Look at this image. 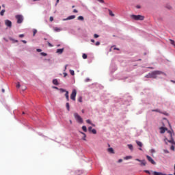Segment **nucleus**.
Segmentation results:
<instances>
[{
    "label": "nucleus",
    "instance_id": "1",
    "mask_svg": "<svg viewBox=\"0 0 175 175\" xmlns=\"http://www.w3.org/2000/svg\"><path fill=\"white\" fill-rule=\"evenodd\" d=\"M163 120H166L167 121V123L170 129V130L167 129V131H166V132H167L170 135V139H168L167 137H165V139H164L165 144L167 145V143H170L171 144L175 145L174 138L173 137L175 133H174V131L172 128V124H170V122L167 120V118H164Z\"/></svg>",
    "mask_w": 175,
    "mask_h": 175
},
{
    "label": "nucleus",
    "instance_id": "2",
    "mask_svg": "<svg viewBox=\"0 0 175 175\" xmlns=\"http://www.w3.org/2000/svg\"><path fill=\"white\" fill-rule=\"evenodd\" d=\"M167 75L161 70H154V79H163L166 77Z\"/></svg>",
    "mask_w": 175,
    "mask_h": 175
},
{
    "label": "nucleus",
    "instance_id": "3",
    "mask_svg": "<svg viewBox=\"0 0 175 175\" xmlns=\"http://www.w3.org/2000/svg\"><path fill=\"white\" fill-rule=\"evenodd\" d=\"M132 20H135V21H143L144 20V16L142 15H134L132 14L130 16Z\"/></svg>",
    "mask_w": 175,
    "mask_h": 175
},
{
    "label": "nucleus",
    "instance_id": "4",
    "mask_svg": "<svg viewBox=\"0 0 175 175\" xmlns=\"http://www.w3.org/2000/svg\"><path fill=\"white\" fill-rule=\"evenodd\" d=\"M15 18L17 20V24H21L24 21V16L21 14L16 15Z\"/></svg>",
    "mask_w": 175,
    "mask_h": 175
},
{
    "label": "nucleus",
    "instance_id": "5",
    "mask_svg": "<svg viewBox=\"0 0 175 175\" xmlns=\"http://www.w3.org/2000/svg\"><path fill=\"white\" fill-rule=\"evenodd\" d=\"M74 117L79 124H83V118L77 113L74 114Z\"/></svg>",
    "mask_w": 175,
    "mask_h": 175
},
{
    "label": "nucleus",
    "instance_id": "6",
    "mask_svg": "<svg viewBox=\"0 0 175 175\" xmlns=\"http://www.w3.org/2000/svg\"><path fill=\"white\" fill-rule=\"evenodd\" d=\"M76 95H77V91L74 89L70 94V99L74 101L76 100Z\"/></svg>",
    "mask_w": 175,
    "mask_h": 175
},
{
    "label": "nucleus",
    "instance_id": "7",
    "mask_svg": "<svg viewBox=\"0 0 175 175\" xmlns=\"http://www.w3.org/2000/svg\"><path fill=\"white\" fill-rule=\"evenodd\" d=\"M5 24L7 27H8L9 28H12V21H9V20H5Z\"/></svg>",
    "mask_w": 175,
    "mask_h": 175
},
{
    "label": "nucleus",
    "instance_id": "8",
    "mask_svg": "<svg viewBox=\"0 0 175 175\" xmlns=\"http://www.w3.org/2000/svg\"><path fill=\"white\" fill-rule=\"evenodd\" d=\"M166 131H167V127H165V126L160 127V133L163 134L165 133V132H166Z\"/></svg>",
    "mask_w": 175,
    "mask_h": 175
},
{
    "label": "nucleus",
    "instance_id": "9",
    "mask_svg": "<svg viewBox=\"0 0 175 175\" xmlns=\"http://www.w3.org/2000/svg\"><path fill=\"white\" fill-rule=\"evenodd\" d=\"M135 161H137L138 162L141 163V166H146V160H140L139 159H136Z\"/></svg>",
    "mask_w": 175,
    "mask_h": 175
},
{
    "label": "nucleus",
    "instance_id": "10",
    "mask_svg": "<svg viewBox=\"0 0 175 175\" xmlns=\"http://www.w3.org/2000/svg\"><path fill=\"white\" fill-rule=\"evenodd\" d=\"M75 18H76V16L71 15V16H68L67 18L64 19V21H66V20H73Z\"/></svg>",
    "mask_w": 175,
    "mask_h": 175
},
{
    "label": "nucleus",
    "instance_id": "11",
    "mask_svg": "<svg viewBox=\"0 0 175 175\" xmlns=\"http://www.w3.org/2000/svg\"><path fill=\"white\" fill-rule=\"evenodd\" d=\"M146 158H147L148 161L149 162H150V163H152V165H154V160L152 159V158H151V157L147 155Z\"/></svg>",
    "mask_w": 175,
    "mask_h": 175
},
{
    "label": "nucleus",
    "instance_id": "12",
    "mask_svg": "<svg viewBox=\"0 0 175 175\" xmlns=\"http://www.w3.org/2000/svg\"><path fill=\"white\" fill-rule=\"evenodd\" d=\"M57 54H62L64 53V48L63 49H58L56 51Z\"/></svg>",
    "mask_w": 175,
    "mask_h": 175
},
{
    "label": "nucleus",
    "instance_id": "13",
    "mask_svg": "<svg viewBox=\"0 0 175 175\" xmlns=\"http://www.w3.org/2000/svg\"><path fill=\"white\" fill-rule=\"evenodd\" d=\"M53 29L55 32H61V31H62V29L59 27H54Z\"/></svg>",
    "mask_w": 175,
    "mask_h": 175
},
{
    "label": "nucleus",
    "instance_id": "14",
    "mask_svg": "<svg viewBox=\"0 0 175 175\" xmlns=\"http://www.w3.org/2000/svg\"><path fill=\"white\" fill-rule=\"evenodd\" d=\"M154 175H166V174H163V172H158L157 171H154Z\"/></svg>",
    "mask_w": 175,
    "mask_h": 175
},
{
    "label": "nucleus",
    "instance_id": "15",
    "mask_svg": "<svg viewBox=\"0 0 175 175\" xmlns=\"http://www.w3.org/2000/svg\"><path fill=\"white\" fill-rule=\"evenodd\" d=\"M66 100L69 101V92L66 91L65 94Z\"/></svg>",
    "mask_w": 175,
    "mask_h": 175
},
{
    "label": "nucleus",
    "instance_id": "16",
    "mask_svg": "<svg viewBox=\"0 0 175 175\" xmlns=\"http://www.w3.org/2000/svg\"><path fill=\"white\" fill-rule=\"evenodd\" d=\"M108 152H110V154H114V150L113 148H108Z\"/></svg>",
    "mask_w": 175,
    "mask_h": 175
},
{
    "label": "nucleus",
    "instance_id": "17",
    "mask_svg": "<svg viewBox=\"0 0 175 175\" xmlns=\"http://www.w3.org/2000/svg\"><path fill=\"white\" fill-rule=\"evenodd\" d=\"M66 107L68 111H70V105H69V103H66Z\"/></svg>",
    "mask_w": 175,
    "mask_h": 175
},
{
    "label": "nucleus",
    "instance_id": "18",
    "mask_svg": "<svg viewBox=\"0 0 175 175\" xmlns=\"http://www.w3.org/2000/svg\"><path fill=\"white\" fill-rule=\"evenodd\" d=\"M136 143L139 147H143V144L139 141H136Z\"/></svg>",
    "mask_w": 175,
    "mask_h": 175
},
{
    "label": "nucleus",
    "instance_id": "19",
    "mask_svg": "<svg viewBox=\"0 0 175 175\" xmlns=\"http://www.w3.org/2000/svg\"><path fill=\"white\" fill-rule=\"evenodd\" d=\"M53 83L55 85H58V80L57 79H53Z\"/></svg>",
    "mask_w": 175,
    "mask_h": 175
},
{
    "label": "nucleus",
    "instance_id": "20",
    "mask_svg": "<svg viewBox=\"0 0 175 175\" xmlns=\"http://www.w3.org/2000/svg\"><path fill=\"white\" fill-rule=\"evenodd\" d=\"M170 150L172 151H174L175 150V145L174 144H172L171 146H170Z\"/></svg>",
    "mask_w": 175,
    "mask_h": 175
},
{
    "label": "nucleus",
    "instance_id": "21",
    "mask_svg": "<svg viewBox=\"0 0 175 175\" xmlns=\"http://www.w3.org/2000/svg\"><path fill=\"white\" fill-rule=\"evenodd\" d=\"M87 57H88V55H87V54H85V53H83V54L82 55V58H83V59H87Z\"/></svg>",
    "mask_w": 175,
    "mask_h": 175
},
{
    "label": "nucleus",
    "instance_id": "22",
    "mask_svg": "<svg viewBox=\"0 0 175 175\" xmlns=\"http://www.w3.org/2000/svg\"><path fill=\"white\" fill-rule=\"evenodd\" d=\"M81 135H83V140H86L85 137H87V135H85V133L81 132Z\"/></svg>",
    "mask_w": 175,
    "mask_h": 175
},
{
    "label": "nucleus",
    "instance_id": "23",
    "mask_svg": "<svg viewBox=\"0 0 175 175\" xmlns=\"http://www.w3.org/2000/svg\"><path fill=\"white\" fill-rule=\"evenodd\" d=\"M161 114H163L164 116H166L167 117H169V113L164 111V112H161Z\"/></svg>",
    "mask_w": 175,
    "mask_h": 175
},
{
    "label": "nucleus",
    "instance_id": "24",
    "mask_svg": "<svg viewBox=\"0 0 175 175\" xmlns=\"http://www.w3.org/2000/svg\"><path fill=\"white\" fill-rule=\"evenodd\" d=\"M128 147H129V150H131V151H132V150H133V146H132V144H129Z\"/></svg>",
    "mask_w": 175,
    "mask_h": 175
},
{
    "label": "nucleus",
    "instance_id": "25",
    "mask_svg": "<svg viewBox=\"0 0 175 175\" xmlns=\"http://www.w3.org/2000/svg\"><path fill=\"white\" fill-rule=\"evenodd\" d=\"M70 73L72 76H75V70H70Z\"/></svg>",
    "mask_w": 175,
    "mask_h": 175
},
{
    "label": "nucleus",
    "instance_id": "26",
    "mask_svg": "<svg viewBox=\"0 0 175 175\" xmlns=\"http://www.w3.org/2000/svg\"><path fill=\"white\" fill-rule=\"evenodd\" d=\"M37 32H38V30H36V29H34L33 30V36H35V35H36Z\"/></svg>",
    "mask_w": 175,
    "mask_h": 175
},
{
    "label": "nucleus",
    "instance_id": "27",
    "mask_svg": "<svg viewBox=\"0 0 175 175\" xmlns=\"http://www.w3.org/2000/svg\"><path fill=\"white\" fill-rule=\"evenodd\" d=\"M82 129H83V131L84 132H87V126H82Z\"/></svg>",
    "mask_w": 175,
    "mask_h": 175
},
{
    "label": "nucleus",
    "instance_id": "28",
    "mask_svg": "<svg viewBox=\"0 0 175 175\" xmlns=\"http://www.w3.org/2000/svg\"><path fill=\"white\" fill-rule=\"evenodd\" d=\"M170 41L171 44H172V46H174V45H175V42H174V40L170 39Z\"/></svg>",
    "mask_w": 175,
    "mask_h": 175
},
{
    "label": "nucleus",
    "instance_id": "29",
    "mask_svg": "<svg viewBox=\"0 0 175 175\" xmlns=\"http://www.w3.org/2000/svg\"><path fill=\"white\" fill-rule=\"evenodd\" d=\"M78 20H81V21H84V17L81 16H79L78 17Z\"/></svg>",
    "mask_w": 175,
    "mask_h": 175
},
{
    "label": "nucleus",
    "instance_id": "30",
    "mask_svg": "<svg viewBox=\"0 0 175 175\" xmlns=\"http://www.w3.org/2000/svg\"><path fill=\"white\" fill-rule=\"evenodd\" d=\"M59 91H60V92H66L67 90L65 89L60 88L59 89Z\"/></svg>",
    "mask_w": 175,
    "mask_h": 175
},
{
    "label": "nucleus",
    "instance_id": "31",
    "mask_svg": "<svg viewBox=\"0 0 175 175\" xmlns=\"http://www.w3.org/2000/svg\"><path fill=\"white\" fill-rule=\"evenodd\" d=\"M124 159L128 160V159H132V156H127L124 157Z\"/></svg>",
    "mask_w": 175,
    "mask_h": 175
},
{
    "label": "nucleus",
    "instance_id": "32",
    "mask_svg": "<svg viewBox=\"0 0 175 175\" xmlns=\"http://www.w3.org/2000/svg\"><path fill=\"white\" fill-rule=\"evenodd\" d=\"M109 16L111 17H114V14H113V12L111 10H109Z\"/></svg>",
    "mask_w": 175,
    "mask_h": 175
},
{
    "label": "nucleus",
    "instance_id": "33",
    "mask_svg": "<svg viewBox=\"0 0 175 175\" xmlns=\"http://www.w3.org/2000/svg\"><path fill=\"white\" fill-rule=\"evenodd\" d=\"M92 133L94 134V135H96V130L95 129H93L92 130Z\"/></svg>",
    "mask_w": 175,
    "mask_h": 175
},
{
    "label": "nucleus",
    "instance_id": "34",
    "mask_svg": "<svg viewBox=\"0 0 175 175\" xmlns=\"http://www.w3.org/2000/svg\"><path fill=\"white\" fill-rule=\"evenodd\" d=\"M5 10H2L1 11V12H0V14L1 15V16H3V14H5Z\"/></svg>",
    "mask_w": 175,
    "mask_h": 175
},
{
    "label": "nucleus",
    "instance_id": "35",
    "mask_svg": "<svg viewBox=\"0 0 175 175\" xmlns=\"http://www.w3.org/2000/svg\"><path fill=\"white\" fill-rule=\"evenodd\" d=\"M78 102H83V97L80 96L79 98H78Z\"/></svg>",
    "mask_w": 175,
    "mask_h": 175
},
{
    "label": "nucleus",
    "instance_id": "36",
    "mask_svg": "<svg viewBox=\"0 0 175 175\" xmlns=\"http://www.w3.org/2000/svg\"><path fill=\"white\" fill-rule=\"evenodd\" d=\"M20 87H21V85H20V82H18L16 84V88H20Z\"/></svg>",
    "mask_w": 175,
    "mask_h": 175
},
{
    "label": "nucleus",
    "instance_id": "37",
    "mask_svg": "<svg viewBox=\"0 0 175 175\" xmlns=\"http://www.w3.org/2000/svg\"><path fill=\"white\" fill-rule=\"evenodd\" d=\"M167 9H169V10H172V6L167 5H166Z\"/></svg>",
    "mask_w": 175,
    "mask_h": 175
},
{
    "label": "nucleus",
    "instance_id": "38",
    "mask_svg": "<svg viewBox=\"0 0 175 175\" xmlns=\"http://www.w3.org/2000/svg\"><path fill=\"white\" fill-rule=\"evenodd\" d=\"M42 55H43V57H46V56H47V53H40Z\"/></svg>",
    "mask_w": 175,
    "mask_h": 175
},
{
    "label": "nucleus",
    "instance_id": "39",
    "mask_svg": "<svg viewBox=\"0 0 175 175\" xmlns=\"http://www.w3.org/2000/svg\"><path fill=\"white\" fill-rule=\"evenodd\" d=\"M163 151H164L165 154H169L170 153L169 150H167L166 149L164 150Z\"/></svg>",
    "mask_w": 175,
    "mask_h": 175
},
{
    "label": "nucleus",
    "instance_id": "40",
    "mask_svg": "<svg viewBox=\"0 0 175 175\" xmlns=\"http://www.w3.org/2000/svg\"><path fill=\"white\" fill-rule=\"evenodd\" d=\"M88 131H89V132H92V126L88 127Z\"/></svg>",
    "mask_w": 175,
    "mask_h": 175
},
{
    "label": "nucleus",
    "instance_id": "41",
    "mask_svg": "<svg viewBox=\"0 0 175 175\" xmlns=\"http://www.w3.org/2000/svg\"><path fill=\"white\" fill-rule=\"evenodd\" d=\"M98 2H100V3H105V1L104 0H97Z\"/></svg>",
    "mask_w": 175,
    "mask_h": 175
},
{
    "label": "nucleus",
    "instance_id": "42",
    "mask_svg": "<svg viewBox=\"0 0 175 175\" xmlns=\"http://www.w3.org/2000/svg\"><path fill=\"white\" fill-rule=\"evenodd\" d=\"M86 122H87V124H92V122H91V120H86Z\"/></svg>",
    "mask_w": 175,
    "mask_h": 175
},
{
    "label": "nucleus",
    "instance_id": "43",
    "mask_svg": "<svg viewBox=\"0 0 175 175\" xmlns=\"http://www.w3.org/2000/svg\"><path fill=\"white\" fill-rule=\"evenodd\" d=\"M36 51H38V53H42V49H37Z\"/></svg>",
    "mask_w": 175,
    "mask_h": 175
},
{
    "label": "nucleus",
    "instance_id": "44",
    "mask_svg": "<svg viewBox=\"0 0 175 175\" xmlns=\"http://www.w3.org/2000/svg\"><path fill=\"white\" fill-rule=\"evenodd\" d=\"M94 38H99V35H98V34H94Z\"/></svg>",
    "mask_w": 175,
    "mask_h": 175
},
{
    "label": "nucleus",
    "instance_id": "45",
    "mask_svg": "<svg viewBox=\"0 0 175 175\" xmlns=\"http://www.w3.org/2000/svg\"><path fill=\"white\" fill-rule=\"evenodd\" d=\"M49 20H50V21H54V18H53V16H51L49 18Z\"/></svg>",
    "mask_w": 175,
    "mask_h": 175
},
{
    "label": "nucleus",
    "instance_id": "46",
    "mask_svg": "<svg viewBox=\"0 0 175 175\" xmlns=\"http://www.w3.org/2000/svg\"><path fill=\"white\" fill-rule=\"evenodd\" d=\"M99 44H100V42L99 41H97L96 42V46H99Z\"/></svg>",
    "mask_w": 175,
    "mask_h": 175
},
{
    "label": "nucleus",
    "instance_id": "47",
    "mask_svg": "<svg viewBox=\"0 0 175 175\" xmlns=\"http://www.w3.org/2000/svg\"><path fill=\"white\" fill-rule=\"evenodd\" d=\"M48 46H49V47H53V44H51V43L49 42H48Z\"/></svg>",
    "mask_w": 175,
    "mask_h": 175
},
{
    "label": "nucleus",
    "instance_id": "48",
    "mask_svg": "<svg viewBox=\"0 0 175 175\" xmlns=\"http://www.w3.org/2000/svg\"><path fill=\"white\" fill-rule=\"evenodd\" d=\"M145 173H147L148 174H150V171H148V170H144V171Z\"/></svg>",
    "mask_w": 175,
    "mask_h": 175
},
{
    "label": "nucleus",
    "instance_id": "49",
    "mask_svg": "<svg viewBox=\"0 0 175 175\" xmlns=\"http://www.w3.org/2000/svg\"><path fill=\"white\" fill-rule=\"evenodd\" d=\"M22 90H23V91H25L26 90H27V87H23V88H22Z\"/></svg>",
    "mask_w": 175,
    "mask_h": 175
},
{
    "label": "nucleus",
    "instance_id": "50",
    "mask_svg": "<svg viewBox=\"0 0 175 175\" xmlns=\"http://www.w3.org/2000/svg\"><path fill=\"white\" fill-rule=\"evenodd\" d=\"M73 13H78L77 10H76V9L73 10Z\"/></svg>",
    "mask_w": 175,
    "mask_h": 175
},
{
    "label": "nucleus",
    "instance_id": "51",
    "mask_svg": "<svg viewBox=\"0 0 175 175\" xmlns=\"http://www.w3.org/2000/svg\"><path fill=\"white\" fill-rule=\"evenodd\" d=\"M19 38H24V34H20Z\"/></svg>",
    "mask_w": 175,
    "mask_h": 175
},
{
    "label": "nucleus",
    "instance_id": "52",
    "mask_svg": "<svg viewBox=\"0 0 175 175\" xmlns=\"http://www.w3.org/2000/svg\"><path fill=\"white\" fill-rule=\"evenodd\" d=\"M113 50H118V51H120V49L116 48V47H114V48H113Z\"/></svg>",
    "mask_w": 175,
    "mask_h": 175
},
{
    "label": "nucleus",
    "instance_id": "53",
    "mask_svg": "<svg viewBox=\"0 0 175 175\" xmlns=\"http://www.w3.org/2000/svg\"><path fill=\"white\" fill-rule=\"evenodd\" d=\"M64 77H66L68 76V74L66 72H64Z\"/></svg>",
    "mask_w": 175,
    "mask_h": 175
},
{
    "label": "nucleus",
    "instance_id": "54",
    "mask_svg": "<svg viewBox=\"0 0 175 175\" xmlns=\"http://www.w3.org/2000/svg\"><path fill=\"white\" fill-rule=\"evenodd\" d=\"M171 83H173L174 84H175V81L174 80H170Z\"/></svg>",
    "mask_w": 175,
    "mask_h": 175
},
{
    "label": "nucleus",
    "instance_id": "55",
    "mask_svg": "<svg viewBox=\"0 0 175 175\" xmlns=\"http://www.w3.org/2000/svg\"><path fill=\"white\" fill-rule=\"evenodd\" d=\"M118 162H119V163H121V162H122V159H119V160H118Z\"/></svg>",
    "mask_w": 175,
    "mask_h": 175
},
{
    "label": "nucleus",
    "instance_id": "56",
    "mask_svg": "<svg viewBox=\"0 0 175 175\" xmlns=\"http://www.w3.org/2000/svg\"><path fill=\"white\" fill-rule=\"evenodd\" d=\"M91 42H92V43H95V40H91Z\"/></svg>",
    "mask_w": 175,
    "mask_h": 175
},
{
    "label": "nucleus",
    "instance_id": "57",
    "mask_svg": "<svg viewBox=\"0 0 175 175\" xmlns=\"http://www.w3.org/2000/svg\"><path fill=\"white\" fill-rule=\"evenodd\" d=\"M22 42H23V43H27V41H25V40H22Z\"/></svg>",
    "mask_w": 175,
    "mask_h": 175
},
{
    "label": "nucleus",
    "instance_id": "58",
    "mask_svg": "<svg viewBox=\"0 0 175 175\" xmlns=\"http://www.w3.org/2000/svg\"><path fill=\"white\" fill-rule=\"evenodd\" d=\"M1 91L3 93L5 92V89H2Z\"/></svg>",
    "mask_w": 175,
    "mask_h": 175
},
{
    "label": "nucleus",
    "instance_id": "59",
    "mask_svg": "<svg viewBox=\"0 0 175 175\" xmlns=\"http://www.w3.org/2000/svg\"><path fill=\"white\" fill-rule=\"evenodd\" d=\"M137 9H140V5H137Z\"/></svg>",
    "mask_w": 175,
    "mask_h": 175
},
{
    "label": "nucleus",
    "instance_id": "60",
    "mask_svg": "<svg viewBox=\"0 0 175 175\" xmlns=\"http://www.w3.org/2000/svg\"><path fill=\"white\" fill-rule=\"evenodd\" d=\"M66 68H68V65L65 66V70H66Z\"/></svg>",
    "mask_w": 175,
    "mask_h": 175
},
{
    "label": "nucleus",
    "instance_id": "61",
    "mask_svg": "<svg viewBox=\"0 0 175 175\" xmlns=\"http://www.w3.org/2000/svg\"><path fill=\"white\" fill-rule=\"evenodd\" d=\"M55 90H58L57 87H54Z\"/></svg>",
    "mask_w": 175,
    "mask_h": 175
},
{
    "label": "nucleus",
    "instance_id": "62",
    "mask_svg": "<svg viewBox=\"0 0 175 175\" xmlns=\"http://www.w3.org/2000/svg\"><path fill=\"white\" fill-rule=\"evenodd\" d=\"M90 124L92 125L93 126H95V124H92V123Z\"/></svg>",
    "mask_w": 175,
    "mask_h": 175
},
{
    "label": "nucleus",
    "instance_id": "63",
    "mask_svg": "<svg viewBox=\"0 0 175 175\" xmlns=\"http://www.w3.org/2000/svg\"><path fill=\"white\" fill-rule=\"evenodd\" d=\"M59 2V0H57V3H58Z\"/></svg>",
    "mask_w": 175,
    "mask_h": 175
},
{
    "label": "nucleus",
    "instance_id": "64",
    "mask_svg": "<svg viewBox=\"0 0 175 175\" xmlns=\"http://www.w3.org/2000/svg\"><path fill=\"white\" fill-rule=\"evenodd\" d=\"M70 124H72V120H70Z\"/></svg>",
    "mask_w": 175,
    "mask_h": 175
}]
</instances>
